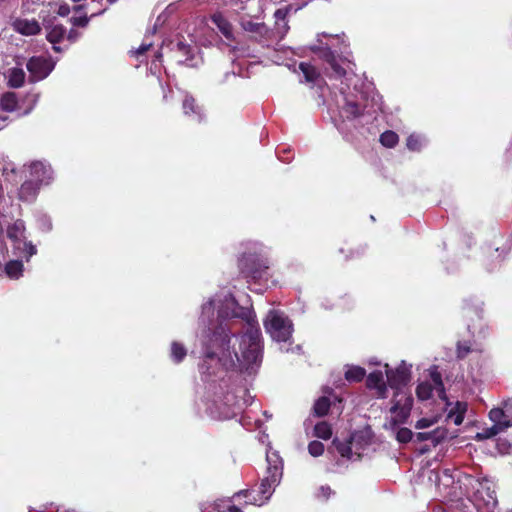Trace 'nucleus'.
<instances>
[{
	"mask_svg": "<svg viewBox=\"0 0 512 512\" xmlns=\"http://www.w3.org/2000/svg\"><path fill=\"white\" fill-rule=\"evenodd\" d=\"M229 344V331L222 325L215 327L209 340L205 343L204 357L199 367L202 374L207 376L215 375L218 366H223L225 370L236 368Z\"/></svg>",
	"mask_w": 512,
	"mask_h": 512,
	"instance_id": "1",
	"label": "nucleus"
},
{
	"mask_svg": "<svg viewBox=\"0 0 512 512\" xmlns=\"http://www.w3.org/2000/svg\"><path fill=\"white\" fill-rule=\"evenodd\" d=\"M241 275L248 281L268 285L272 278L267 258L255 252H246L238 260Z\"/></svg>",
	"mask_w": 512,
	"mask_h": 512,
	"instance_id": "2",
	"label": "nucleus"
},
{
	"mask_svg": "<svg viewBox=\"0 0 512 512\" xmlns=\"http://www.w3.org/2000/svg\"><path fill=\"white\" fill-rule=\"evenodd\" d=\"M264 326L267 333L277 342H287L292 336V322L277 312H270Z\"/></svg>",
	"mask_w": 512,
	"mask_h": 512,
	"instance_id": "3",
	"label": "nucleus"
},
{
	"mask_svg": "<svg viewBox=\"0 0 512 512\" xmlns=\"http://www.w3.org/2000/svg\"><path fill=\"white\" fill-rule=\"evenodd\" d=\"M413 401V397L409 393L404 391L394 392L392 407L390 408V412L394 415L391 420L392 424L398 425L407 421L411 413Z\"/></svg>",
	"mask_w": 512,
	"mask_h": 512,
	"instance_id": "4",
	"label": "nucleus"
},
{
	"mask_svg": "<svg viewBox=\"0 0 512 512\" xmlns=\"http://www.w3.org/2000/svg\"><path fill=\"white\" fill-rule=\"evenodd\" d=\"M430 378L432 382L424 381L417 385L416 387V395L421 401H425L431 398L433 391L435 390L438 397L446 401L447 395L444 387V383L442 380L441 373L434 368L430 371Z\"/></svg>",
	"mask_w": 512,
	"mask_h": 512,
	"instance_id": "5",
	"label": "nucleus"
},
{
	"mask_svg": "<svg viewBox=\"0 0 512 512\" xmlns=\"http://www.w3.org/2000/svg\"><path fill=\"white\" fill-rule=\"evenodd\" d=\"M385 369L387 383L395 392L402 391V388L411 380V365H407L405 361H402L395 369L385 364Z\"/></svg>",
	"mask_w": 512,
	"mask_h": 512,
	"instance_id": "6",
	"label": "nucleus"
},
{
	"mask_svg": "<svg viewBox=\"0 0 512 512\" xmlns=\"http://www.w3.org/2000/svg\"><path fill=\"white\" fill-rule=\"evenodd\" d=\"M26 68L30 74L29 80L37 82L45 79L52 72L54 63L44 56H33L27 61Z\"/></svg>",
	"mask_w": 512,
	"mask_h": 512,
	"instance_id": "7",
	"label": "nucleus"
},
{
	"mask_svg": "<svg viewBox=\"0 0 512 512\" xmlns=\"http://www.w3.org/2000/svg\"><path fill=\"white\" fill-rule=\"evenodd\" d=\"M241 356L238 355L237 352H233V358L235 363L239 364L245 369H248L249 366L256 364L261 357V345L258 344H246V346H240Z\"/></svg>",
	"mask_w": 512,
	"mask_h": 512,
	"instance_id": "8",
	"label": "nucleus"
},
{
	"mask_svg": "<svg viewBox=\"0 0 512 512\" xmlns=\"http://www.w3.org/2000/svg\"><path fill=\"white\" fill-rule=\"evenodd\" d=\"M163 48L169 49V51L174 54L173 58L178 64H185L193 59L192 47L182 40H169L166 43L164 42Z\"/></svg>",
	"mask_w": 512,
	"mask_h": 512,
	"instance_id": "9",
	"label": "nucleus"
},
{
	"mask_svg": "<svg viewBox=\"0 0 512 512\" xmlns=\"http://www.w3.org/2000/svg\"><path fill=\"white\" fill-rule=\"evenodd\" d=\"M29 178L34 179L37 184L41 187L42 185H48L52 180V168L49 164L42 161H33L28 166Z\"/></svg>",
	"mask_w": 512,
	"mask_h": 512,
	"instance_id": "10",
	"label": "nucleus"
},
{
	"mask_svg": "<svg viewBox=\"0 0 512 512\" xmlns=\"http://www.w3.org/2000/svg\"><path fill=\"white\" fill-rule=\"evenodd\" d=\"M292 10L291 5H287L281 8H278L274 12V18H275V28H274V35H277L278 40H282L287 33L290 30V26L288 24V15Z\"/></svg>",
	"mask_w": 512,
	"mask_h": 512,
	"instance_id": "11",
	"label": "nucleus"
},
{
	"mask_svg": "<svg viewBox=\"0 0 512 512\" xmlns=\"http://www.w3.org/2000/svg\"><path fill=\"white\" fill-rule=\"evenodd\" d=\"M40 188L34 179H26L19 187L17 197L22 202L33 203L38 197Z\"/></svg>",
	"mask_w": 512,
	"mask_h": 512,
	"instance_id": "12",
	"label": "nucleus"
},
{
	"mask_svg": "<svg viewBox=\"0 0 512 512\" xmlns=\"http://www.w3.org/2000/svg\"><path fill=\"white\" fill-rule=\"evenodd\" d=\"M448 437V430L444 427H437L430 432H418L414 436V441L417 443L430 441L436 447Z\"/></svg>",
	"mask_w": 512,
	"mask_h": 512,
	"instance_id": "13",
	"label": "nucleus"
},
{
	"mask_svg": "<svg viewBox=\"0 0 512 512\" xmlns=\"http://www.w3.org/2000/svg\"><path fill=\"white\" fill-rule=\"evenodd\" d=\"M15 31L22 35L34 36L41 32V26L35 19H16L13 23Z\"/></svg>",
	"mask_w": 512,
	"mask_h": 512,
	"instance_id": "14",
	"label": "nucleus"
},
{
	"mask_svg": "<svg viewBox=\"0 0 512 512\" xmlns=\"http://www.w3.org/2000/svg\"><path fill=\"white\" fill-rule=\"evenodd\" d=\"M248 327L246 332L241 337L240 346H246V344H258L261 345V331L254 319H248Z\"/></svg>",
	"mask_w": 512,
	"mask_h": 512,
	"instance_id": "15",
	"label": "nucleus"
},
{
	"mask_svg": "<svg viewBox=\"0 0 512 512\" xmlns=\"http://www.w3.org/2000/svg\"><path fill=\"white\" fill-rule=\"evenodd\" d=\"M212 23L218 28L222 35L229 41H234L233 26L228 19L221 13H215L211 16Z\"/></svg>",
	"mask_w": 512,
	"mask_h": 512,
	"instance_id": "16",
	"label": "nucleus"
},
{
	"mask_svg": "<svg viewBox=\"0 0 512 512\" xmlns=\"http://www.w3.org/2000/svg\"><path fill=\"white\" fill-rule=\"evenodd\" d=\"M183 113L187 116L194 115L201 122L204 118L201 107L196 103L194 97L186 95L182 102Z\"/></svg>",
	"mask_w": 512,
	"mask_h": 512,
	"instance_id": "17",
	"label": "nucleus"
},
{
	"mask_svg": "<svg viewBox=\"0 0 512 512\" xmlns=\"http://www.w3.org/2000/svg\"><path fill=\"white\" fill-rule=\"evenodd\" d=\"M66 28L63 25H55L47 34V40L52 43L53 50L60 52V47L56 46L57 43L61 42L66 35Z\"/></svg>",
	"mask_w": 512,
	"mask_h": 512,
	"instance_id": "18",
	"label": "nucleus"
},
{
	"mask_svg": "<svg viewBox=\"0 0 512 512\" xmlns=\"http://www.w3.org/2000/svg\"><path fill=\"white\" fill-rule=\"evenodd\" d=\"M25 232L24 223L22 221H16L7 228V237L13 241L14 246L21 244Z\"/></svg>",
	"mask_w": 512,
	"mask_h": 512,
	"instance_id": "19",
	"label": "nucleus"
},
{
	"mask_svg": "<svg viewBox=\"0 0 512 512\" xmlns=\"http://www.w3.org/2000/svg\"><path fill=\"white\" fill-rule=\"evenodd\" d=\"M26 74L22 68L14 67L9 70L8 86L11 88H20L25 82Z\"/></svg>",
	"mask_w": 512,
	"mask_h": 512,
	"instance_id": "20",
	"label": "nucleus"
},
{
	"mask_svg": "<svg viewBox=\"0 0 512 512\" xmlns=\"http://www.w3.org/2000/svg\"><path fill=\"white\" fill-rule=\"evenodd\" d=\"M0 107L3 111L14 112L18 109V98L14 92H6L0 99Z\"/></svg>",
	"mask_w": 512,
	"mask_h": 512,
	"instance_id": "21",
	"label": "nucleus"
},
{
	"mask_svg": "<svg viewBox=\"0 0 512 512\" xmlns=\"http://www.w3.org/2000/svg\"><path fill=\"white\" fill-rule=\"evenodd\" d=\"M330 408H331L330 399L326 396H321L315 401L313 408H312V412H313L314 416L321 418V417L326 416L329 413Z\"/></svg>",
	"mask_w": 512,
	"mask_h": 512,
	"instance_id": "22",
	"label": "nucleus"
},
{
	"mask_svg": "<svg viewBox=\"0 0 512 512\" xmlns=\"http://www.w3.org/2000/svg\"><path fill=\"white\" fill-rule=\"evenodd\" d=\"M343 113L347 119H355L363 114V108L355 101L346 100L342 107Z\"/></svg>",
	"mask_w": 512,
	"mask_h": 512,
	"instance_id": "23",
	"label": "nucleus"
},
{
	"mask_svg": "<svg viewBox=\"0 0 512 512\" xmlns=\"http://www.w3.org/2000/svg\"><path fill=\"white\" fill-rule=\"evenodd\" d=\"M187 356V349L185 346L178 342L173 341L170 348V357L175 364L181 363Z\"/></svg>",
	"mask_w": 512,
	"mask_h": 512,
	"instance_id": "24",
	"label": "nucleus"
},
{
	"mask_svg": "<svg viewBox=\"0 0 512 512\" xmlns=\"http://www.w3.org/2000/svg\"><path fill=\"white\" fill-rule=\"evenodd\" d=\"M352 441L353 437H350L347 441L342 442L335 438L332 441V445L336 448L337 452L344 458L351 459L352 457Z\"/></svg>",
	"mask_w": 512,
	"mask_h": 512,
	"instance_id": "25",
	"label": "nucleus"
},
{
	"mask_svg": "<svg viewBox=\"0 0 512 512\" xmlns=\"http://www.w3.org/2000/svg\"><path fill=\"white\" fill-rule=\"evenodd\" d=\"M366 375V370L360 366H351L345 372V379L348 382H361Z\"/></svg>",
	"mask_w": 512,
	"mask_h": 512,
	"instance_id": "26",
	"label": "nucleus"
},
{
	"mask_svg": "<svg viewBox=\"0 0 512 512\" xmlns=\"http://www.w3.org/2000/svg\"><path fill=\"white\" fill-rule=\"evenodd\" d=\"M314 436L328 440L332 436V426L326 421H320L314 426Z\"/></svg>",
	"mask_w": 512,
	"mask_h": 512,
	"instance_id": "27",
	"label": "nucleus"
},
{
	"mask_svg": "<svg viewBox=\"0 0 512 512\" xmlns=\"http://www.w3.org/2000/svg\"><path fill=\"white\" fill-rule=\"evenodd\" d=\"M311 51L317 54L327 64L334 62V60L337 58L335 53L328 46H313L311 47Z\"/></svg>",
	"mask_w": 512,
	"mask_h": 512,
	"instance_id": "28",
	"label": "nucleus"
},
{
	"mask_svg": "<svg viewBox=\"0 0 512 512\" xmlns=\"http://www.w3.org/2000/svg\"><path fill=\"white\" fill-rule=\"evenodd\" d=\"M379 141L386 148H394L399 142V136L392 130H386L380 135Z\"/></svg>",
	"mask_w": 512,
	"mask_h": 512,
	"instance_id": "29",
	"label": "nucleus"
},
{
	"mask_svg": "<svg viewBox=\"0 0 512 512\" xmlns=\"http://www.w3.org/2000/svg\"><path fill=\"white\" fill-rule=\"evenodd\" d=\"M299 69L303 73L307 82H315L320 77L317 69L309 63L301 62L299 64Z\"/></svg>",
	"mask_w": 512,
	"mask_h": 512,
	"instance_id": "30",
	"label": "nucleus"
},
{
	"mask_svg": "<svg viewBox=\"0 0 512 512\" xmlns=\"http://www.w3.org/2000/svg\"><path fill=\"white\" fill-rule=\"evenodd\" d=\"M5 271L10 278L17 279L23 271V263L19 260H11L5 265Z\"/></svg>",
	"mask_w": 512,
	"mask_h": 512,
	"instance_id": "31",
	"label": "nucleus"
},
{
	"mask_svg": "<svg viewBox=\"0 0 512 512\" xmlns=\"http://www.w3.org/2000/svg\"><path fill=\"white\" fill-rule=\"evenodd\" d=\"M508 425H509L508 422L505 424L496 423L489 428L483 429V431L481 433L477 434V438H479V439L492 438V437L496 436L500 431H502Z\"/></svg>",
	"mask_w": 512,
	"mask_h": 512,
	"instance_id": "32",
	"label": "nucleus"
},
{
	"mask_svg": "<svg viewBox=\"0 0 512 512\" xmlns=\"http://www.w3.org/2000/svg\"><path fill=\"white\" fill-rule=\"evenodd\" d=\"M383 373L380 370H375L369 373L366 379V387L370 390L375 389L382 383H384Z\"/></svg>",
	"mask_w": 512,
	"mask_h": 512,
	"instance_id": "33",
	"label": "nucleus"
},
{
	"mask_svg": "<svg viewBox=\"0 0 512 512\" xmlns=\"http://www.w3.org/2000/svg\"><path fill=\"white\" fill-rule=\"evenodd\" d=\"M15 247L21 251L27 261L37 253L36 246L31 241H22L21 244H17Z\"/></svg>",
	"mask_w": 512,
	"mask_h": 512,
	"instance_id": "34",
	"label": "nucleus"
},
{
	"mask_svg": "<svg viewBox=\"0 0 512 512\" xmlns=\"http://www.w3.org/2000/svg\"><path fill=\"white\" fill-rule=\"evenodd\" d=\"M267 461L268 463H270V459L269 457H267ZM282 476V466L280 465H271L269 464V466L267 467V478H269L270 480H272V483H279L280 481V478Z\"/></svg>",
	"mask_w": 512,
	"mask_h": 512,
	"instance_id": "35",
	"label": "nucleus"
},
{
	"mask_svg": "<svg viewBox=\"0 0 512 512\" xmlns=\"http://www.w3.org/2000/svg\"><path fill=\"white\" fill-rule=\"evenodd\" d=\"M460 407H461L460 412H454L453 410H451L448 413V418L451 419L453 421V423L457 426L461 425L464 420V415L467 410V404L463 403V402H458V408H460Z\"/></svg>",
	"mask_w": 512,
	"mask_h": 512,
	"instance_id": "36",
	"label": "nucleus"
},
{
	"mask_svg": "<svg viewBox=\"0 0 512 512\" xmlns=\"http://www.w3.org/2000/svg\"><path fill=\"white\" fill-rule=\"evenodd\" d=\"M472 351V347L467 341H459L456 346V358L463 360Z\"/></svg>",
	"mask_w": 512,
	"mask_h": 512,
	"instance_id": "37",
	"label": "nucleus"
},
{
	"mask_svg": "<svg viewBox=\"0 0 512 512\" xmlns=\"http://www.w3.org/2000/svg\"><path fill=\"white\" fill-rule=\"evenodd\" d=\"M415 434L409 428H400L396 433V440L399 443L406 444L411 440H414Z\"/></svg>",
	"mask_w": 512,
	"mask_h": 512,
	"instance_id": "38",
	"label": "nucleus"
},
{
	"mask_svg": "<svg viewBox=\"0 0 512 512\" xmlns=\"http://www.w3.org/2000/svg\"><path fill=\"white\" fill-rule=\"evenodd\" d=\"M260 32H256L257 37L255 38L257 42H268L271 41L274 35V32L270 30L265 23H263V30H259Z\"/></svg>",
	"mask_w": 512,
	"mask_h": 512,
	"instance_id": "39",
	"label": "nucleus"
},
{
	"mask_svg": "<svg viewBox=\"0 0 512 512\" xmlns=\"http://www.w3.org/2000/svg\"><path fill=\"white\" fill-rule=\"evenodd\" d=\"M308 451L311 456L318 457L324 452V445L322 442L314 440L308 444Z\"/></svg>",
	"mask_w": 512,
	"mask_h": 512,
	"instance_id": "40",
	"label": "nucleus"
},
{
	"mask_svg": "<svg viewBox=\"0 0 512 512\" xmlns=\"http://www.w3.org/2000/svg\"><path fill=\"white\" fill-rule=\"evenodd\" d=\"M277 483H272V480L267 478L266 476L262 479L260 484V493L265 496V500H267L271 495V488L275 486Z\"/></svg>",
	"mask_w": 512,
	"mask_h": 512,
	"instance_id": "41",
	"label": "nucleus"
},
{
	"mask_svg": "<svg viewBox=\"0 0 512 512\" xmlns=\"http://www.w3.org/2000/svg\"><path fill=\"white\" fill-rule=\"evenodd\" d=\"M406 146L411 151H419L421 149V140L419 136L411 134L406 140Z\"/></svg>",
	"mask_w": 512,
	"mask_h": 512,
	"instance_id": "42",
	"label": "nucleus"
},
{
	"mask_svg": "<svg viewBox=\"0 0 512 512\" xmlns=\"http://www.w3.org/2000/svg\"><path fill=\"white\" fill-rule=\"evenodd\" d=\"M479 486H480V488L477 489L478 493L481 492V489L486 490L487 496L491 499L494 498L493 495L495 494V491L493 489H491V486H493V483L491 481L484 478L481 481H479Z\"/></svg>",
	"mask_w": 512,
	"mask_h": 512,
	"instance_id": "43",
	"label": "nucleus"
},
{
	"mask_svg": "<svg viewBox=\"0 0 512 512\" xmlns=\"http://www.w3.org/2000/svg\"><path fill=\"white\" fill-rule=\"evenodd\" d=\"M242 28L247 32L256 33L260 32L259 30L261 29L263 30V23H257L249 20L242 22Z\"/></svg>",
	"mask_w": 512,
	"mask_h": 512,
	"instance_id": "44",
	"label": "nucleus"
},
{
	"mask_svg": "<svg viewBox=\"0 0 512 512\" xmlns=\"http://www.w3.org/2000/svg\"><path fill=\"white\" fill-rule=\"evenodd\" d=\"M334 74L341 78L345 76L346 70L338 63L337 58L334 60V62L329 64Z\"/></svg>",
	"mask_w": 512,
	"mask_h": 512,
	"instance_id": "45",
	"label": "nucleus"
},
{
	"mask_svg": "<svg viewBox=\"0 0 512 512\" xmlns=\"http://www.w3.org/2000/svg\"><path fill=\"white\" fill-rule=\"evenodd\" d=\"M70 21L73 26L86 27L89 23V18L86 15H84V16H80V17H72L70 19Z\"/></svg>",
	"mask_w": 512,
	"mask_h": 512,
	"instance_id": "46",
	"label": "nucleus"
},
{
	"mask_svg": "<svg viewBox=\"0 0 512 512\" xmlns=\"http://www.w3.org/2000/svg\"><path fill=\"white\" fill-rule=\"evenodd\" d=\"M152 46L151 43L148 44H141L136 50H132L131 53L133 56L140 57L143 56Z\"/></svg>",
	"mask_w": 512,
	"mask_h": 512,
	"instance_id": "47",
	"label": "nucleus"
},
{
	"mask_svg": "<svg viewBox=\"0 0 512 512\" xmlns=\"http://www.w3.org/2000/svg\"><path fill=\"white\" fill-rule=\"evenodd\" d=\"M331 494H332L331 488L326 485V486H321L319 488L317 496L319 498L327 500L330 497Z\"/></svg>",
	"mask_w": 512,
	"mask_h": 512,
	"instance_id": "48",
	"label": "nucleus"
},
{
	"mask_svg": "<svg viewBox=\"0 0 512 512\" xmlns=\"http://www.w3.org/2000/svg\"><path fill=\"white\" fill-rule=\"evenodd\" d=\"M502 409H492L489 413L490 419L496 423H501L499 420L503 416Z\"/></svg>",
	"mask_w": 512,
	"mask_h": 512,
	"instance_id": "49",
	"label": "nucleus"
},
{
	"mask_svg": "<svg viewBox=\"0 0 512 512\" xmlns=\"http://www.w3.org/2000/svg\"><path fill=\"white\" fill-rule=\"evenodd\" d=\"M375 390L378 398L384 399L387 397L388 389L385 382L376 387Z\"/></svg>",
	"mask_w": 512,
	"mask_h": 512,
	"instance_id": "50",
	"label": "nucleus"
},
{
	"mask_svg": "<svg viewBox=\"0 0 512 512\" xmlns=\"http://www.w3.org/2000/svg\"><path fill=\"white\" fill-rule=\"evenodd\" d=\"M433 424V421L432 420H429L427 418H421L419 419L416 424H415V428L416 429H424V428H428L430 427L431 425Z\"/></svg>",
	"mask_w": 512,
	"mask_h": 512,
	"instance_id": "51",
	"label": "nucleus"
},
{
	"mask_svg": "<svg viewBox=\"0 0 512 512\" xmlns=\"http://www.w3.org/2000/svg\"><path fill=\"white\" fill-rule=\"evenodd\" d=\"M70 11H71L70 6L66 3H63V4L59 5L57 14L61 17H66L69 15Z\"/></svg>",
	"mask_w": 512,
	"mask_h": 512,
	"instance_id": "52",
	"label": "nucleus"
},
{
	"mask_svg": "<svg viewBox=\"0 0 512 512\" xmlns=\"http://www.w3.org/2000/svg\"><path fill=\"white\" fill-rule=\"evenodd\" d=\"M79 37V32L74 30V29H71L67 35V38L70 42H75Z\"/></svg>",
	"mask_w": 512,
	"mask_h": 512,
	"instance_id": "53",
	"label": "nucleus"
},
{
	"mask_svg": "<svg viewBox=\"0 0 512 512\" xmlns=\"http://www.w3.org/2000/svg\"><path fill=\"white\" fill-rule=\"evenodd\" d=\"M257 502H258V499H257L256 497H253V498H249V500H248V501H246V504L258 505V503H257ZM262 504H263V502H261V503L259 504V506H260V505H262Z\"/></svg>",
	"mask_w": 512,
	"mask_h": 512,
	"instance_id": "54",
	"label": "nucleus"
},
{
	"mask_svg": "<svg viewBox=\"0 0 512 512\" xmlns=\"http://www.w3.org/2000/svg\"><path fill=\"white\" fill-rule=\"evenodd\" d=\"M228 512H243L239 507L231 505L228 507Z\"/></svg>",
	"mask_w": 512,
	"mask_h": 512,
	"instance_id": "55",
	"label": "nucleus"
},
{
	"mask_svg": "<svg viewBox=\"0 0 512 512\" xmlns=\"http://www.w3.org/2000/svg\"><path fill=\"white\" fill-rule=\"evenodd\" d=\"M235 495H237V496L241 495V496H244L246 498H249V491L248 490H241L238 493H236Z\"/></svg>",
	"mask_w": 512,
	"mask_h": 512,
	"instance_id": "56",
	"label": "nucleus"
},
{
	"mask_svg": "<svg viewBox=\"0 0 512 512\" xmlns=\"http://www.w3.org/2000/svg\"><path fill=\"white\" fill-rule=\"evenodd\" d=\"M84 7H85L84 5H75L73 7V11L80 12V11H82L84 9Z\"/></svg>",
	"mask_w": 512,
	"mask_h": 512,
	"instance_id": "57",
	"label": "nucleus"
},
{
	"mask_svg": "<svg viewBox=\"0 0 512 512\" xmlns=\"http://www.w3.org/2000/svg\"><path fill=\"white\" fill-rule=\"evenodd\" d=\"M452 410H453L454 412H460L461 407H460V408H458V402L456 403L455 408H454V409H452Z\"/></svg>",
	"mask_w": 512,
	"mask_h": 512,
	"instance_id": "58",
	"label": "nucleus"
},
{
	"mask_svg": "<svg viewBox=\"0 0 512 512\" xmlns=\"http://www.w3.org/2000/svg\"><path fill=\"white\" fill-rule=\"evenodd\" d=\"M348 252L350 253L349 255L346 256V258H351L353 257V253H352V250L348 249Z\"/></svg>",
	"mask_w": 512,
	"mask_h": 512,
	"instance_id": "59",
	"label": "nucleus"
},
{
	"mask_svg": "<svg viewBox=\"0 0 512 512\" xmlns=\"http://www.w3.org/2000/svg\"><path fill=\"white\" fill-rule=\"evenodd\" d=\"M110 4L117 2L118 0H107Z\"/></svg>",
	"mask_w": 512,
	"mask_h": 512,
	"instance_id": "60",
	"label": "nucleus"
},
{
	"mask_svg": "<svg viewBox=\"0 0 512 512\" xmlns=\"http://www.w3.org/2000/svg\"><path fill=\"white\" fill-rule=\"evenodd\" d=\"M11 173L15 174L16 173V169H11Z\"/></svg>",
	"mask_w": 512,
	"mask_h": 512,
	"instance_id": "61",
	"label": "nucleus"
},
{
	"mask_svg": "<svg viewBox=\"0 0 512 512\" xmlns=\"http://www.w3.org/2000/svg\"><path fill=\"white\" fill-rule=\"evenodd\" d=\"M271 283H272L273 285H275V284H276V281H275V280H271Z\"/></svg>",
	"mask_w": 512,
	"mask_h": 512,
	"instance_id": "62",
	"label": "nucleus"
},
{
	"mask_svg": "<svg viewBox=\"0 0 512 512\" xmlns=\"http://www.w3.org/2000/svg\"><path fill=\"white\" fill-rule=\"evenodd\" d=\"M507 512H512V509H511V510H508Z\"/></svg>",
	"mask_w": 512,
	"mask_h": 512,
	"instance_id": "63",
	"label": "nucleus"
}]
</instances>
